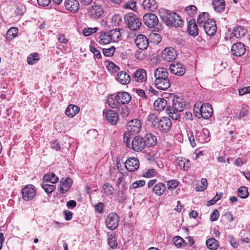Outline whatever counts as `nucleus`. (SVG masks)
<instances>
[{"label": "nucleus", "instance_id": "obj_7", "mask_svg": "<svg viewBox=\"0 0 250 250\" xmlns=\"http://www.w3.org/2000/svg\"><path fill=\"white\" fill-rule=\"evenodd\" d=\"M119 217L115 212L110 213L105 220L106 227L111 230H114L117 228L119 223Z\"/></svg>", "mask_w": 250, "mask_h": 250}, {"label": "nucleus", "instance_id": "obj_38", "mask_svg": "<svg viewBox=\"0 0 250 250\" xmlns=\"http://www.w3.org/2000/svg\"><path fill=\"white\" fill-rule=\"evenodd\" d=\"M160 119H158L157 116L155 114H150L147 117V121L152 126L157 128Z\"/></svg>", "mask_w": 250, "mask_h": 250}, {"label": "nucleus", "instance_id": "obj_3", "mask_svg": "<svg viewBox=\"0 0 250 250\" xmlns=\"http://www.w3.org/2000/svg\"><path fill=\"white\" fill-rule=\"evenodd\" d=\"M185 103L180 97H174L172 100V106H168L166 109L169 117L174 120H177L180 117V112L184 110Z\"/></svg>", "mask_w": 250, "mask_h": 250}, {"label": "nucleus", "instance_id": "obj_43", "mask_svg": "<svg viewBox=\"0 0 250 250\" xmlns=\"http://www.w3.org/2000/svg\"><path fill=\"white\" fill-rule=\"evenodd\" d=\"M42 187L47 193L52 192L55 189V186L54 185L49 184L48 182H45V181H43L42 184Z\"/></svg>", "mask_w": 250, "mask_h": 250}, {"label": "nucleus", "instance_id": "obj_17", "mask_svg": "<svg viewBox=\"0 0 250 250\" xmlns=\"http://www.w3.org/2000/svg\"><path fill=\"white\" fill-rule=\"evenodd\" d=\"M104 116L106 120L111 124H116L118 119V115L117 113L115 112L112 110H108L105 111L104 110Z\"/></svg>", "mask_w": 250, "mask_h": 250}, {"label": "nucleus", "instance_id": "obj_51", "mask_svg": "<svg viewBox=\"0 0 250 250\" xmlns=\"http://www.w3.org/2000/svg\"><path fill=\"white\" fill-rule=\"evenodd\" d=\"M124 7L126 9H129L133 11H136L137 10L136 3L133 0L128 1L124 5Z\"/></svg>", "mask_w": 250, "mask_h": 250}, {"label": "nucleus", "instance_id": "obj_33", "mask_svg": "<svg viewBox=\"0 0 250 250\" xmlns=\"http://www.w3.org/2000/svg\"><path fill=\"white\" fill-rule=\"evenodd\" d=\"M58 177L53 173H48L43 177V181L55 184L58 181Z\"/></svg>", "mask_w": 250, "mask_h": 250}, {"label": "nucleus", "instance_id": "obj_21", "mask_svg": "<svg viewBox=\"0 0 250 250\" xmlns=\"http://www.w3.org/2000/svg\"><path fill=\"white\" fill-rule=\"evenodd\" d=\"M131 99V96L126 92H119L116 95V100L119 105L127 104Z\"/></svg>", "mask_w": 250, "mask_h": 250}, {"label": "nucleus", "instance_id": "obj_40", "mask_svg": "<svg viewBox=\"0 0 250 250\" xmlns=\"http://www.w3.org/2000/svg\"><path fill=\"white\" fill-rule=\"evenodd\" d=\"M153 189L157 195H161L166 189V186L164 184L159 183L154 187Z\"/></svg>", "mask_w": 250, "mask_h": 250}, {"label": "nucleus", "instance_id": "obj_42", "mask_svg": "<svg viewBox=\"0 0 250 250\" xmlns=\"http://www.w3.org/2000/svg\"><path fill=\"white\" fill-rule=\"evenodd\" d=\"M249 112V109L248 107H242L240 112H237L235 114V118L238 119H241V118L247 116Z\"/></svg>", "mask_w": 250, "mask_h": 250}, {"label": "nucleus", "instance_id": "obj_22", "mask_svg": "<svg viewBox=\"0 0 250 250\" xmlns=\"http://www.w3.org/2000/svg\"><path fill=\"white\" fill-rule=\"evenodd\" d=\"M142 5L144 9L152 12L155 11L158 8L155 0H144Z\"/></svg>", "mask_w": 250, "mask_h": 250}, {"label": "nucleus", "instance_id": "obj_31", "mask_svg": "<svg viewBox=\"0 0 250 250\" xmlns=\"http://www.w3.org/2000/svg\"><path fill=\"white\" fill-rule=\"evenodd\" d=\"M177 164L180 169L188 170L190 167V164L188 160L183 158H178L176 160Z\"/></svg>", "mask_w": 250, "mask_h": 250}, {"label": "nucleus", "instance_id": "obj_48", "mask_svg": "<svg viewBox=\"0 0 250 250\" xmlns=\"http://www.w3.org/2000/svg\"><path fill=\"white\" fill-rule=\"evenodd\" d=\"M108 244L112 249H115L117 246V243L115 234H111L108 239Z\"/></svg>", "mask_w": 250, "mask_h": 250}, {"label": "nucleus", "instance_id": "obj_14", "mask_svg": "<svg viewBox=\"0 0 250 250\" xmlns=\"http://www.w3.org/2000/svg\"><path fill=\"white\" fill-rule=\"evenodd\" d=\"M202 28L206 33L209 36H213L216 33L217 30L216 24L213 19L210 20L209 21L204 23Z\"/></svg>", "mask_w": 250, "mask_h": 250}, {"label": "nucleus", "instance_id": "obj_15", "mask_svg": "<svg viewBox=\"0 0 250 250\" xmlns=\"http://www.w3.org/2000/svg\"><path fill=\"white\" fill-rule=\"evenodd\" d=\"M125 167L128 171H134L139 167V161L136 158H129L125 161Z\"/></svg>", "mask_w": 250, "mask_h": 250}, {"label": "nucleus", "instance_id": "obj_34", "mask_svg": "<svg viewBox=\"0 0 250 250\" xmlns=\"http://www.w3.org/2000/svg\"><path fill=\"white\" fill-rule=\"evenodd\" d=\"M247 32V29L243 26H236L234 28L232 34L234 36L239 38L243 37Z\"/></svg>", "mask_w": 250, "mask_h": 250}, {"label": "nucleus", "instance_id": "obj_50", "mask_svg": "<svg viewBox=\"0 0 250 250\" xmlns=\"http://www.w3.org/2000/svg\"><path fill=\"white\" fill-rule=\"evenodd\" d=\"M115 50V48L112 46L109 48H104L103 49V53L105 56L111 57L113 55Z\"/></svg>", "mask_w": 250, "mask_h": 250}, {"label": "nucleus", "instance_id": "obj_9", "mask_svg": "<svg viewBox=\"0 0 250 250\" xmlns=\"http://www.w3.org/2000/svg\"><path fill=\"white\" fill-rule=\"evenodd\" d=\"M172 123L169 118L163 117L160 119L157 129L163 133H167L170 130Z\"/></svg>", "mask_w": 250, "mask_h": 250}, {"label": "nucleus", "instance_id": "obj_39", "mask_svg": "<svg viewBox=\"0 0 250 250\" xmlns=\"http://www.w3.org/2000/svg\"><path fill=\"white\" fill-rule=\"evenodd\" d=\"M107 104L112 108L118 107L119 105L117 100H116V96H114L113 95H109L107 99Z\"/></svg>", "mask_w": 250, "mask_h": 250}, {"label": "nucleus", "instance_id": "obj_57", "mask_svg": "<svg viewBox=\"0 0 250 250\" xmlns=\"http://www.w3.org/2000/svg\"><path fill=\"white\" fill-rule=\"evenodd\" d=\"M90 51L93 53L95 56L97 58L99 59L101 57V54L99 50H97L95 47L90 45L89 46Z\"/></svg>", "mask_w": 250, "mask_h": 250}, {"label": "nucleus", "instance_id": "obj_53", "mask_svg": "<svg viewBox=\"0 0 250 250\" xmlns=\"http://www.w3.org/2000/svg\"><path fill=\"white\" fill-rule=\"evenodd\" d=\"M98 29L97 27L95 28H84L83 30V34L85 36L90 35L92 33H95L97 31Z\"/></svg>", "mask_w": 250, "mask_h": 250}, {"label": "nucleus", "instance_id": "obj_23", "mask_svg": "<svg viewBox=\"0 0 250 250\" xmlns=\"http://www.w3.org/2000/svg\"><path fill=\"white\" fill-rule=\"evenodd\" d=\"M155 84L157 88L164 90L170 86V81L168 77L155 80Z\"/></svg>", "mask_w": 250, "mask_h": 250}, {"label": "nucleus", "instance_id": "obj_60", "mask_svg": "<svg viewBox=\"0 0 250 250\" xmlns=\"http://www.w3.org/2000/svg\"><path fill=\"white\" fill-rule=\"evenodd\" d=\"M145 185L144 180H138L135 181L132 184V187L133 188H136L139 187H142Z\"/></svg>", "mask_w": 250, "mask_h": 250}, {"label": "nucleus", "instance_id": "obj_59", "mask_svg": "<svg viewBox=\"0 0 250 250\" xmlns=\"http://www.w3.org/2000/svg\"><path fill=\"white\" fill-rule=\"evenodd\" d=\"M219 216V213L217 209H214L210 215V219L212 221H215L218 220Z\"/></svg>", "mask_w": 250, "mask_h": 250}, {"label": "nucleus", "instance_id": "obj_47", "mask_svg": "<svg viewBox=\"0 0 250 250\" xmlns=\"http://www.w3.org/2000/svg\"><path fill=\"white\" fill-rule=\"evenodd\" d=\"M238 195L242 198H246L249 195L248 188L246 187H242L238 188Z\"/></svg>", "mask_w": 250, "mask_h": 250}, {"label": "nucleus", "instance_id": "obj_46", "mask_svg": "<svg viewBox=\"0 0 250 250\" xmlns=\"http://www.w3.org/2000/svg\"><path fill=\"white\" fill-rule=\"evenodd\" d=\"M39 60V57L38 53H34L30 55L27 57V62L29 64H33Z\"/></svg>", "mask_w": 250, "mask_h": 250}, {"label": "nucleus", "instance_id": "obj_6", "mask_svg": "<svg viewBox=\"0 0 250 250\" xmlns=\"http://www.w3.org/2000/svg\"><path fill=\"white\" fill-rule=\"evenodd\" d=\"M213 114V109L211 105L208 103H204L200 106V112L198 114H196V117L198 118L202 117L205 119H209Z\"/></svg>", "mask_w": 250, "mask_h": 250}, {"label": "nucleus", "instance_id": "obj_10", "mask_svg": "<svg viewBox=\"0 0 250 250\" xmlns=\"http://www.w3.org/2000/svg\"><path fill=\"white\" fill-rule=\"evenodd\" d=\"M104 14V10L99 4H94L88 9L87 14L92 18L97 19Z\"/></svg>", "mask_w": 250, "mask_h": 250}, {"label": "nucleus", "instance_id": "obj_32", "mask_svg": "<svg viewBox=\"0 0 250 250\" xmlns=\"http://www.w3.org/2000/svg\"><path fill=\"white\" fill-rule=\"evenodd\" d=\"M208 14L207 12H203L199 16L197 19V23L199 27L202 28L204 23H206V22L209 21L210 20L212 19L208 18Z\"/></svg>", "mask_w": 250, "mask_h": 250}, {"label": "nucleus", "instance_id": "obj_58", "mask_svg": "<svg viewBox=\"0 0 250 250\" xmlns=\"http://www.w3.org/2000/svg\"><path fill=\"white\" fill-rule=\"evenodd\" d=\"M178 185V182L176 180H172L167 182V186L168 189L175 188Z\"/></svg>", "mask_w": 250, "mask_h": 250}, {"label": "nucleus", "instance_id": "obj_12", "mask_svg": "<svg viewBox=\"0 0 250 250\" xmlns=\"http://www.w3.org/2000/svg\"><path fill=\"white\" fill-rule=\"evenodd\" d=\"M134 43L136 46L141 50L146 49L149 44V42L147 37L142 34L139 35L136 38Z\"/></svg>", "mask_w": 250, "mask_h": 250}, {"label": "nucleus", "instance_id": "obj_37", "mask_svg": "<svg viewBox=\"0 0 250 250\" xmlns=\"http://www.w3.org/2000/svg\"><path fill=\"white\" fill-rule=\"evenodd\" d=\"M18 33V29L16 27H11L7 32L5 38L8 40H11L15 38Z\"/></svg>", "mask_w": 250, "mask_h": 250}, {"label": "nucleus", "instance_id": "obj_35", "mask_svg": "<svg viewBox=\"0 0 250 250\" xmlns=\"http://www.w3.org/2000/svg\"><path fill=\"white\" fill-rule=\"evenodd\" d=\"M207 247L211 250H215L219 247V242L214 238H210L206 242Z\"/></svg>", "mask_w": 250, "mask_h": 250}, {"label": "nucleus", "instance_id": "obj_4", "mask_svg": "<svg viewBox=\"0 0 250 250\" xmlns=\"http://www.w3.org/2000/svg\"><path fill=\"white\" fill-rule=\"evenodd\" d=\"M142 128V124L138 119H133L128 122L126 126L127 131L125 133L124 142L127 147H130V140L127 135L138 133Z\"/></svg>", "mask_w": 250, "mask_h": 250}, {"label": "nucleus", "instance_id": "obj_5", "mask_svg": "<svg viewBox=\"0 0 250 250\" xmlns=\"http://www.w3.org/2000/svg\"><path fill=\"white\" fill-rule=\"evenodd\" d=\"M125 21L128 27L133 30L138 29L142 24L138 17L133 13L126 14L125 17Z\"/></svg>", "mask_w": 250, "mask_h": 250}, {"label": "nucleus", "instance_id": "obj_26", "mask_svg": "<svg viewBox=\"0 0 250 250\" xmlns=\"http://www.w3.org/2000/svg\"><path fill=\"white\" fill-rule=\"evenodd\" d=\"M198 27L195 20H190L188 23V32L189 34L193 37H196L198 34Z\"/></svg>", "mask_w": 250, "mask_h": 250}, {"label": "nucleus", "instance_id": "obj_56", "mask_svg": "<svg viewBox=\"0 0 250 250\" xmlns=\"http://www.w3.org/2000/svg\"><path fill=\"white\" fill-rule=\"evenodd\" d=\"M25 11V7L23 5H19L17 6L15 12L17 15L21 16L23 14Z\"/></svg>", "mask_w": 250, "mask_h": 250}, {"label": "nucleus", "instance_id": "obj_28", "mask_svg": "<svg viewBox=\"0 0 250 250\" xmlns=\"http://www.w3.org/2000/svg\"><path fill=\"white\" fill-rule=\"evenodd\" d=\"M168 75L167 69L163 67L158 68L154 71L155 80L168 77Z\"/></svg>", "mask_w": 250, "mask_h": 250}, {"label": "nucleus", "instance_id": "obj_61", "mask_svg": "<svg viewBox=\"0 0 250 250\" xmlns=\"http://www.w3.org/2000/svg\"><path fill=\"white\" fill-rule=\"evenodd\" d=\"M250 93V86L245 87L239 90V93L240 95H244L246 94Z\"/></svg>", "mask_w": 250, "mask_h": 250}, {"label": "nucleus", "instance_id": "obj_13", "mask_svg": "<svg viewBox=\"0 0 250 250\" xmlns=\"http://www.w3.org/2000/svg\"><path fill=\"white\" fill-rule=\"evenodd\" d=\"M177 56L176 51L172 47H167L163 50L162 57L166 61L172 62L174 60Z\"/></svg>", "mask_w": 250, "mask_h": 250}, {"label": "nucleus", "instance_id": "obj_52", "mask_svg": "<svg viewBox=\"0 0 250 250\" xmlns=\"http://www.w3.org/2000/svg\"><path fill=\"white\" fill-rule=\"evenodd\" d=\"M173 242L175 246L179 248L182 246L183 243L184 242V240L182 237L180 236H176L173 238Z\"/></svg>", "mask_w": 250, "mask_h": 250}, {"label": "nucleus", "instance_id": "obj_8", "mask_svg": "<svg viewBox=\"0 0 250 250\" xmlns=\"http://www.w3.org/2000/svg\"><path fill=\"white\" fill-rule=\"evenodd\" d=\"M145 24L149 28H153L158 24V19L157 16L152 13H148L143 16Z\"/></svg>", "mask_w": 250, "mask_h": 250}, {"label": "nucleus", "instance_id": "obj_25", "mask_svg": "<svg viewBox=\"0 0 250 250\" xmlns=\"http://www.w3.org/2000/svg\"><path fill=\"white\" fill-rule=\"evenodd\" d=\"M212 4L214 10L218 13H222L225 9L224 0H213Z\"/></svg>", "mask_w": 250, "mask_h": 250}, {"label": "nucleus", "instance_id": "obj_1", "mask_svg": "<svg viewBox=\"0 0 250 250\" xmlns=\"http://www.w3.org/2000/svg\"><path fill=\"white\" fill-rule=\"evenodd\" d=\"M157 144L156 136L151 133L146 134L144 137L135 136L131 141V148L135 151H141L146 146L152 147Z\"/></svg>", "mask_w": 250, "mask_h": 250}, {"label": "nucleus", "instance_id": "obj_2", "mask_svg": "<svg viewBox=\"0 0 250 250\" xmlns=\"http://www.w3.org/2000/svg\"><path fill=\"white\" fill-rule=\"evenodd\" d=\"M159 14L163 22L167 26L181 27L183 25L181 18L175 12L161 8L159 10Z\"/></svg>", "mask_w": 250, "mask_h": 250}, {"label": "nucleus", "instance_id": "obj_36", "mask_svg": "<svg viewBox=\"0 0 250 250\" xmlns=\"http://www.w3.org/2000/svg\"><path fill=\"white\" fill-rule=\"evenodd\" d=\"M99 43L101 44H106L109 43L112 40L108 33H102L99 36Z\"/></svg>", "mask_w": 250, "mask_h": 250}, {"label": "nucleus", "instance_id": "obj_19", "mask_svg": "<svg viewBox=\"0 0 250 250\" xmlns=\"http://www.w3.org/2000/svg\"><path fill=\"white\" fill-rule=\"evenodd\" d=\"M117 81L122 84L126 85L130 82L129 75L124 71L119 72L116 75Z\"/></svg>", "mask_w": 250, "mask_h": 250}, {"label": "nucleus", "instance_id": "obj_30", "mask_svg": "<svg viewBox=\"0 0 250 250\" xmlns=\"http://www.w3.org/2000/svg\"><path fill=\"white\" fill-rule=\"evenodd\" d=\"M60 192L62 193H65L71 186L72 180L70 178H67L63 181H61Z\"/></svg>", "mask_w": 250, "mask_h": 250}, {"label": "nucleus", "instance_id": "obj_29", "mask_svg": "<svg viewBox=\"0 0 250 250\" xmlns=\"http://www.w3.org/2000/svg\"><path fill=\"white\" fill-rule=\"evenodd\" d=\"M167 101L163 98H158L154 103V106L155 109L157 111H162L167 106Z\"/></svg>", "mask_w": 250, "mask_h": 250}, {"label": "nucleus", "instance_id": "obj_11", "mask_svg": "<svg viewBox=\"0 0 250 250\" xmlns=\"http://www.w3.org/2000/svg\"><path fill=\"white\" fill-rule=\"evenodd\" d=\"M22 198L25 201H29L33 199L36 195L35 187L32 185L26 186L22 191Z\"/></svg>", "mask_w": 250, "mask_h": 250}, {"label": "nucleus", "instance_id": "obj_18", "mask_svg": "<svg viewBox=\"0 0 250 250\" xmlns=\"http://www.w3.org/2000/svg\"><path fill=\"white\" fill-rule=\"evenodd\" d=\"M64 6L66 10L75 13L79 9V2L77 0H65Z\"/></svg>", "mask_w": 250, "mask_h": 250}, {"label": "nucleus", "instance_id": "obj_24", "mask_svg": "<svg viewBox=\"0 0 250 250\" xmlns=\"http://www.w3.org/2000/svg\"><path fill=\"white\" fill-rule=\"evenodd\" d=\"M133 78L139 83L145 81L147 79L146 71L143 69H139L136 70L134 74Z\"/></svg>", "mask_w": 250, "mask_h": 250}, {"label": "nucleus", "instance_id": "obj_64", "mask_svg": "<svg viewBox=\"0 0 250 250\" xmlns=\"http://www.w3.org/2000/svg\"><path fill=\"white\" fill-rule=\"evenodd\" d=\"M108 68L111 70H112L114 72H117L120 70V68L116 65L113 62L108 63Z\"/></svg>", "mask_w": 250, "mask_h": 250}, {"label": "nucleus", "instance_id": "obj_62", "mask_svg": "<svg viewBox=\"0 0 250 250\" xmlns=\"http://www.w3.org/2000/svg\"><path fill=\"white\" fill-rule=\"evenodd\" d=\"M104 208V205L102 202H99L98 204H97L95 206V209L96 211L99 213L103 212Z\"/></svg>", "mask_w": 250, "mask_h": 250}, {"label": "nucleus", "instance_id": "obj_16", "mask_svg": "<svg viewBox=\"0 0 250 250\" xmlns=\"http://www.w3.org/2000/svg\"><path fill=\"white\" fill-rule=\"evenodd\" d=\"M231 51L233 55L235 56H241L245 54L246 48L243 43L237 42L232 46Z\"/></svg>", "mask_w": 250, "mask_h": 250}, {"label": "nucleus", "instance_id": "obj_49", "mask_svg": "<svg viewBox=\"0 0 250 250\" xmlns=\"http://www.w3.org/2000/svg\"><path fill=\"white\" fill-rule=\"evenodd\" d=\"M206 133L209 134V132L207 129H203L202 132L199 133V135L198 137V140L200 142L204 143L205 142H207L208 141V137H206L205 138L203 137V136L205 135Z\"/></svg>", "mask_w": 250, "mask_h": 250}, {"label": "nucleus", "instance_id": "obj_44", "mask_svg": "<svg viewBox=\"0 0 250 250\" xmlns=\"http://www.w3.org/2000/svg\"><path fill=\"white\" fill-rule=\"evenodd\" d=\"M103 189L107 196L112 195L114 190V188L108 183L104 184L103 186Z\"/></svg>", "mask_w": 250, "mask_h": 250}, {"label": "nucleus", "instance_id": "obj_54", "mask_svg": "<svg viewBox=\"0 0 250 250\" xmlns=\"http://www.w3.org/2000/svg\"><path fill=\"white\" fill-rule=\"evenodd\" d=\"M142 50H137L135 52L134 56V57L138 60H143L145 58V54Z\"/></svg>", "mask_w": 250, "mask_h": 250}, {"label": "nucleus", "instance_id": "obj_63", "mask_svg": "<svg viewBox=\"0 0 250 250\" xmlns=\"http://www.w3.org/2000/svg\"><path fill=\"white\" fill-rule=\"evenodd\" d=\"M229 242L231 246H232L234 248H236L238 247V241L233 236H231L230 238Z\"/></svg>", "mask_w": 250, "mask_h": 250}, {"label": "nucleus", "instance_id": "obj_27", "mask_svg": "<svg viewBox=\"0 0 250 250\" xmlns=\"http://www.w3.org/2000/svg\"><path fill=\"white\" fill-rule=\"evenodd\" d=\"M80 111V108L77 105L70 104L66 109L65 113L69 117H73Z\"/></svg>", "mask_w": 250, "mask_h": 250}, {"label": "nucleus", "instance_id": "obj_55", "mask_svg": "<svg viewBox=\"0 0 250 250\" xmlns=\"http://www.w3.org/2000/svg\"><path fill=\"white\" fill-rule=\"evenodd\" d=\"M196 7L194 5H190L187 7L185 11L189 15H194L196 13Z\"/></svg>", "mask_w": 250, "mask_h": 250}, {"label": "nucleus", "instance_id": "obj_20", "mask_svg": "<svg viewBox=\"0 0 250 250\" xmlns=\"http://www.w3.org/2000/svg\"><path fill=\"white\" fill-rule=\"evenodd\" d=\"M169 69L173 74L180 76L183 75L186 72L185 68L180 63H171L169 66Z\"/></svg>", "mask_w": 250, "mask_h": 250}, {"label": "nucleus", "instance_id": "obj_41", "mask_svg": "<svg viewBox=\"0 0 250 250\" xmlns=\"http://www.w3.org/2000/svg\"><path fill=\"white\" fill-rule=\"evenodd\" d=\"M108 33L111 38V40L114 42H116L121 37V33L119 29H112Z\"/></svg>", "mask_w": 250, "mask_h": 250}, {"label": "nucleus", "instance_id": "obj_45", "mask_svg": "<svg viewBox=\"0 0 250 250\" xmlns=\"http://www.w3.org/2000/svg\"><path fill=\"white\" fill-rule=\"evenodd\" d=\"M208 186V182L206 178H202L201 180V184L198 185L196 187V190L197 191H204Z\"/></svg>", "mask_w": 250, "mask_h": 250}]
</instances>
